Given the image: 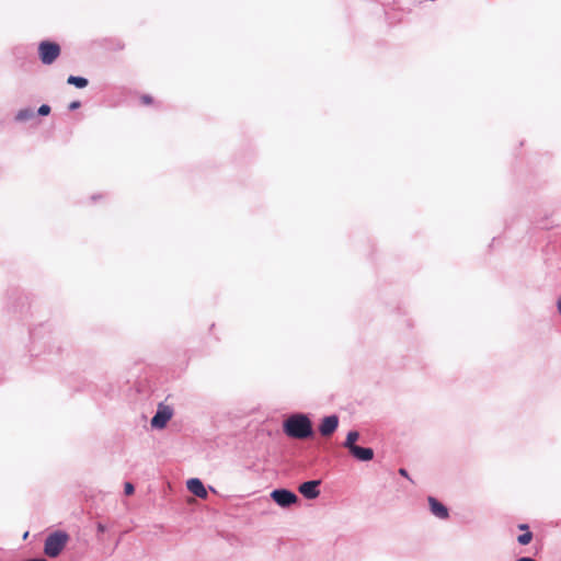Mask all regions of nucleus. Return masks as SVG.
<instances>
[{
  "instance_id": "f257e3e1",
  "label": "nucleus",
  "mask_w": 561,
  "mask_h": 561,
  "mask_svg": "<svg viewBox=\"0 0 561 561\" xmlns=\"http://www.w3.org/2000/svg\"><path fill=\"white\" fill-rule=\"evenodd\" d=\"M284 433L295 439H306L312 436V423L305 414H294L285 420Z\"/></svg>"
},
{
  "instance_id": "f03ea898",
  "label": "nucleus",
  "mask_w": 561,
  "mask_h": 561,
  "mask_svg": "<svg viewBox=\"0 0 561 561\" xmlns=\"http://www.w3.org/2000/svg\"><path fill=\"white\" fill-rule=\"evenodd\" d=\"M69 536L64 531H55L50 534L44 546V552L49 558H56L60 554L68 542Z\"/></svg>"
},
{
  "instance_id": "7ed1b4c3",
  "label": "nucleus",
  "mask_w": 561,
  "mask_h": 561,
  "mask_svg": "<svg viewBox=\"0 0 561 561\" xmlns=\"http://www.w3.org/2000/svg\"><path fill=\"white\" fill-rule=\"evenodd\" d=\"M38 55L44 65H51L60 55V46L54 42L43 41L38 45Z\"/></svg>"
},
{
  "instance_id": "20e7f679",
  "label": "nucleus",
  "mask_w": 561,
  "mask_h": 561,
  "mask_svg": "<svg viewBox=\"0 0 561 561\" xmlns=\"http://www.w3.org/2000/svg\"><path fill=\"white\" fill-rule=\"evenodd\" d=\"M271 497L273 499V501L275 503H277L282 507H288V506L297 503V501H298L297 495L294 492L288 491L286 489L274 490L271 493Z\"/></svg>"
},
{
  "instance_id": "39448f33",
  "label": "nucleus",
  "mask_w": 561,
  "mask_h": 561,
  "mask_svg": "<svg viewBox=\"0 0 561 561\" xmlns=\"http://www.w3.org/2000/svg\"><path fill=\"white\" fill-rule=\"evenodd\" d=\"M173 415V410L168 405L160 404L156 415L151 420V426L163 428Z\"/></svg>"
},
{
  "instance_id": "423d86ee",
  "label": "nucleus",
  "mask_w": 561,
  "mask_h": 561,
  "mask_svg": "<svg viewBox=\"0 0 561 561\" xmlns=\"http://www.w3.org/2000/svg\"><path fill=\"white\" fill-rule=\"evenodd\" d=\"M339 426V417L336 415L325 416L319 426V432L322 436H331Z\"/></svg>"
},
{
  "instance_id": "0eeeda50",
  "label": "nucleus",
  "mask_w": 561,
  "mask_h": 561,
  "mask_svg": "<svg viewBox=\"0 0 561 561\" xmlns=\"http://www.w3.org/2000/svg\"><path fill=\"white\" fill-rule=\"evenodd\" d=\"M431 513L440 519H447L449 516L447 507L437 499L428 496L427 499Z\"/></svg>"
},
{
  "instance_id": "6e6552de",
  "label": "nucleus",
  "mask_w": 561,
  "mask_h": 561,
  "mask_svg": "<svg viewBox=\"0 0 561 561\" xmlns=\"http://www.w3.org/2000/svg\"><path fill=\"white\" fill-rule=\"evenodd\" d=\"M319 484L320 481L318 480L307 481L300 484L298 490L305 497L310 500L316 499L320 493L318 489Z\"/></svg>"
},
{
  "instance_id": "1a4fd4ad",
  "label": "nucleus",
  "mask_w": 561,
  "mask_h": 561,
  "mask_svg": "<svg viewBox=\"0 0 561 561\" xmlns=\"http://www.w3.org/2000/svg\"><path fill=\"white\" fill-rule=\"evenodd\" d=\"M187 489L191 493L199 499H206L208 493L199 479H190L187 481Z\"/></svg>"
},
{
  "instance_id": "9d476101",
  "label": "nucleus",
  "mask_w": 561,
  "mask_h": 561,
  "mask_svg": "<svg viewBox=\"0 0 561 561\" xmlns=\"http://www.w3.org/2000/svg\"><path fill=\"white\" fill-rule=\"evenodd\" d=\"M350 453L360 461H369L374 457V450L371 448L353 446V448L348 449Z\"/></svg>"
},
{
  "instance_id": "9b49d317",
  "label": "nucleus",
  "mask_w": 561,
  "mask_h": 561,
  "mask_svg": "<svg viewBox=\"0 0 561 561\" xmlns=\"http://www.w3.org/2000/svg\"><path fill=\"white\" fill-rule=\"evenodd\" d=\"M67 82L80 89L85 88L88 85V80L85 78L76 76H69Z\"/></svg>"
},
{
  "instance_id": "f8f14e48",
  "label": "nucleus",
  "mask_w": 561,
  "mask_h": 561,
  "mask_svg": "<svg viewBox=\"0 0 561 561\" xmlns=\"http://www.w3.org/2000/svg\"><path fill=\"white\" fill-rule=\"evenodd\" d=\"M358 437H359L358 432L351 431L346 436L344 447L347 449H351V448H353V446H356L355 442L358 439Z\"/></svg>"
},
{
  "instance_id": "ddd939ff",
  "label": "nucleus",
  "mask_w": 561,
  "mask_h": 561,
  "mask_svg": "<svg viewBox=\"0 0 561 561\" xmlns=\"http://www.w3.org/2000/svg\"><path fill=\"white\" fill-rule=\"evenodd\" d=\"M34 116V113L32 110L25 108L18 112L15 119L19 122H24Z\"/></svg>"
},
{
  "instance_id": "4468645a",
  "label": "nucleus",
  "mask_w": 561,
  "mask_h": 561,
  "mask_svg": "<svg viewBox=\"0 0 561 561\" xmlns=\"http://www.w3.org/2000/svg\"><path fill=\"white\" fill-rule=\"evenodd\" d=\"M531 540L533 534L530 531H526L517 537V541L523 546L528 545Z\"/></svg>"
},
{
  "instance_id": "2eb2a0df",
  "label": "nucleus",
  "mask_w": 561,
  "mask_h": 561,
  "mask_svg": "<svg viewBox=\"0 0 561 561\" xmlns=\"http://www.w3.org/2000/svg\"><path fill=\"white\" fill-rule=\"evenodd\" d=\"M135 489L134 485L130 482H126L124 484V492L126 495H131L134 493Z\"/></svg>"
},
{
  "instance_id": "dca6fc26",
  "label": "nucleus",
  "mask_w": 561,
  "mask_h": 561,
  "mask_svg": "<svg viewBox=\"0 0 561 561\" xmlns=\"http://www.w3.org/2000/svg\"><path fill=\"white\" fill-rule=\"evenodd\" d=\"M49 113H50V107L48 105L43 104V105L39 106V108H38V114L39 115L45 116V115H48Z\"/></svg>"
},
{
  "instance_id": "f3484780",
  "label": "nucleus",
  "mask_w": 561,
  "mask_h": 561,
  "mask_svg": "<svg viewBox=\"0 0 561 561\" xmlns=\"http://www.w3.org/2000/svg\"><path fill=\"white\" fill-rule=\"evenodd\" d=\"M152 101H153V100H152V98H151L150 95H142V96H141V102H142L144 104L149 105V104H151V103H152Z\"/></svg>"
},
{
  "instance_id": "a211bd4d",
  "label": "nucleus",
  "mask_w": 561,
  "mask_h": 561,
  "mask_svg": "<svg viewBox=\"0 0 561 561\" xmlns=\"http://www.w3.org/2000/svg\"><path fill=\"white\" fill-rule=\"evenodd\" d=\"M81 105V103L79 101H73L69 104V110L73 111V110H77L79 108Z\"/></svg>"
},
{
  "instance_id": "6ab92c4d",
  "label": "nucleus",
  "mask_w": 561,
  "mask_h": 561,
  "mask_svg": "<svg viewBox=\"0 0 561 561\" xmlns=\"http://www.w3.org/2000/svg\"><path fill=\"white\" fill-rule=\"evenodd\" d=\"M399 473L402 476V477H405L409 479V474H408V471L403 468L399 469Z\"/></svg>"
},
{
  "instance_id": "aec40b11",
  "label": "nucleus",
  "mask_w": 561,
  "mask_h": 561,
  "mask_svg": "<svg viewBox=\"0 0 561 561\" xmlns=\"http://www.w3.org/2000/svg\"><path fill=\"white\" fill-rule=\"evenodd\" d=\"M518 528H519L520 530H525V533H526V531H529V530H528V525H526V524H520V525H518Z\"/></svg>"
},
{
  "instance_id": "412c9836",
  "label": "nucleus",
  "mask_w": 561,
  "mask_h": 561,
  "mask_svg": "<svg viewBox=\"0 0 561 561\" xmlns=\"http://www.w3.org/2000/svg\"><path fill=\"white\" fill-rule=\"evenodd\" d=\"M557 307H558V311H559V312H560V314H561V296H560V297H559V299H558Z\"/></svg>"
},
{
  "instance_id": "4be33fe9",
  "label": "nucleus",
  "mask_w": 561,
  "mask_h": 561,
  "mask_svg": "<svg viewBox=\"0 0 561 561\" xmlns=\"http://www.w3.org/2000/svg\"><path fill=\"white\" fill-rule=\"evenodd\" d=\"M517 561H536L531 558H527V557H523V558H519Z\"/></svg>"
},
{
  "instance_id": "5701e85b",
  "label": "nucleus",
  "mask_w": 561,
  "mask_h": 561,
  "mask_svg": "<svg viewBox=\"0 0 561 561\" xmlns=\"http://www.w3.org/2000/svg\"><path fill=\"white\" fill-rule=\"evenodd\" d=\"M98 529H99L100 531H104V530H105V527H104L102 524H99Z\"/></svg>"
}]
</instances>
